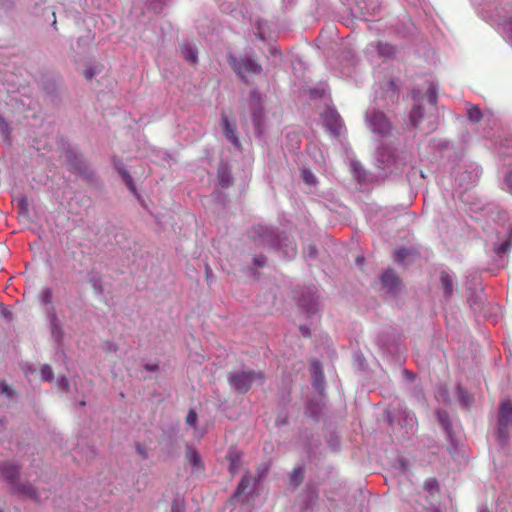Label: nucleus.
I'll return each instance as SVG.
<instances>
[{"label": "nucleus", "mask_w": 512, "mask_h": 512, "mask_svg": "<svg viewBox=\"0 0 512 512\" xmlns=\"http://www.w3.org/2000/svg\"><path fill=\"white\" fill-rule=\"evenodd\" d=\"M62 151L64 153L63 156L66 160H78L79 158V153L77 149L68 142L62 143Z\"/></svg>", "instance_id": "nucleus-20"}, {"label": "nucleus", "mask_w": 512, "mask_h": 512, "mask_svg": "<svg viewBox=\"0 0 512 512\" xmlns=\"http://www.w3.org/2000/svg\"><path fill=\"white\" fill-rule=\"evenodd\" d=\"M181 55L190 64L194 65L198 62V50L195 45L185 42L181 45Z\"/></svg>", "instance_id": "nucleus-10"}, {"label": "nucleus", "mask_w": 512, "mask_h": 512, "mask_svg": "<svg viewBox=\"0 0 512 512\" xmlns=\"http://www.w3.org/2000/svg\"><path fill=\"white\" fill-rule=\"evenodd\" d=\"M433 512H438L437 510L433 511Z\"/></svg>", "instance_id": "nucleus-57"}, {"label": "nucleus", "mask_w": 512, "mask_h": 512, "mask_svg": "<svg viewBox=\"0 0 512 512\" xmlns=\"http://www.w3.org/2000/svg\"><path fill=\"white\" fill-rule=\"evenodd\" d=\"M94 75H95L94 68L89 67V68H86L84 70V76H85L86 79L90 80V79H92L94 77Z\"/></svg>", "instance_id": "nucleus-43"}, {"label": "nucleus", "mask_w": 512, "mask_h": 512, "mask_svg": "<svg viewBox=\"0 0 512 512\" xmlns=\"http://www.w3.org/2000/svg\"><path fill=\"white\" fill-rule=\"evenodd\" d=\"M146 369L150 370V371H155L157 369V366H146Z\"/></svg>", "instance_id": "nucleus-50"}, {"label": "nucleus", "mask_w": 512, "mask_h": 512, "mask_svg": "<svg viewBox=\"0 0 512 512\" xmlns=\"http://www.w3.org/2000/svg\"><path fill=\"white\" fill-rule=\"evenodd\" d=\"M503 30L507 34L508 38L512 41V17L506 19L503 24Z\"/></svg>", "instance_id": "nucleus-33"}, {"label": "nucleus", "mask_w": 512, "mask_h": 512, "mask_svg": "<svg viewBox=\"0 0 512 512\" xmlns=\"http://www.w3.org/2000/svg\"><path fill=\"white\" fill-rule=\"evenodd\" d=\"M300 142V136L297 132H289L286 135L284 147L291 152H295V150L300 149Z\"/></svg>", "instance_id": "nucleus-16"}, {"label": "nucleus", "mask_w": 512, "mask_h": 512, "mask_svg": "<svg viewBox=\"0 0 512 512\" xmlns=\"http://www.w3.org/2000/svg\"><path fill=\"white\" fill-rule=\"evenodd\" d=\"M435 485H436V480L435 479H431V480H429V481H427L425 483V488L426 489H432Z\"/></svg>", "instance_id": "nucleus-47"}, {"label": "nucleus", "mask_w": 512, "mask_h": 512, "mask_svg": "<svg viewBox=\"0 0 512 512\" xmlns=\"http://www.w3.org/2000/svg\"><path fill=\"white\" fill-rule=\"evenodd\" d=\"M381 283L387 292L395 293L401 285V280L392 269H387L381 275Z\"/></svg>", "instance_id": "nucleus-8"}, {"label": "nucleus", "mask_w": 512, "mask_h": 512, "mask_svg": "<svg viewBox=\"0 0 512 512\" xmlns=\"http://www.w3.org/2000/svg\"><path fill=\"white\" fill-rule=\"evenodd\" d=\"M270 53L274 56H278V55H281V52L276 48V47H271L270 48Z\"/></svg>", "instance_id": "nucleus-48"}, {"label": "nucleus", "mask_w": 512, "mask_h": 512, "mask_svg": "<svg viewBox=\"0 0 512 512\" xmlns=\"http://www.w3.org/2000/svg\"><path fill=\"white\" fill-rule=\"evenodd\" d=\"M505 182L510 192L512 193V171L506 175Z\"/></svg>", "instance_id": "nucleus-45"}, {"label": "nucleus", "mask_w": 512, "mask_h": 512, "mask_svg": "<svg viewBox=\"0 0 512 512\" xmlns=\"http://www.w3.org/2000/svg\"><path fill=\"white\" fill-rule=\"evenodd\" d=\"M8 315V312H6V310L3 312V316H7Z\"/></svg>", "instance_id": "nucleus-54"}, {"label": "nucleus", "mask_w": 512, "mask_h": 512, "mask_svg": "<svg viewBox=\"0 0 512 512\" xmlns=\"http://www.w3.org/2000/svg\"><path fill=\"white\" fill-rule=\"evenodd\" d=\"M136 451H137V453L140 455V457L142 459H147L148 458L147 449L144 446H142L141 444H137L136 445Z\"/></svg>", "instance_id": "nucleus-38"}, {"label": "nucleus", "mask_w": 512, "mask_h": 512, "mask_svg": "<svg viewBox=\"0 0 512 512\" xmlns=\"http://www.w3.org/2000/svg\"><path fill=\"white\" fill-rule=\"evenodd\" d=\"M170 0H150L149 2V9L153 12L159 14L162 12L164 6L169 2Z\"/></svg>", "instance_id": "nucleus-26"}, {"label": "nucleus", "mask_w": 512, "mask_h": 512, "mask_svg": "<svg viewBox=\"0 0 512 512\" xmlns=\"http://www.w3.org/2000/svg\"><path fill=\"white\" fill-rule=\"evenodd\" d=\"M440 282L447 296H451L453 293V280L448 272L442 271L440 273Z\"/></svg>", "instance_id": "nucleus-19"}, {"label": "nucleus", "mask_w": 512, "mask_h": 512, "mask_svg": "<svg viewBox=\"0 0 512 512\" xmlns=\"http://www.w3.org/2000/svg\"><path fill=\"white\" fill-rule=\"evenodd\" d=\"M250 483H251L250 477L247 474H245L242 477V479L240 480V482L234 492L233 498H238L240 495H242L249 488Z\"/></svg>", "instance_id": "nucleus-22"}, {"label": "nucleus", "mask_w": 512, "mask_h": 512, "mask_svg": "<svg viewBox=\"0 0 512 512\" xmlns=\"http://www.w3.org/2000/svg\"><path fill=\"white\" fill-rule=\"evenodd\" d=\"M290 252H291V255H295V253H296V247H295V245H291V247H290Z\"/></svg>", "instance_id": "nucleus-49"}, {"label": "nucleus", "mask_w": 512, "mask_h": 512, "mask_svg": "<svg viewBox=\"0 0 512 512\" xmlns=\"http://www.w3.org/2000/svg\"><path fill=\"white\" fill-rule=\"evenodd\" d=\"M302 178H303L304 182L308 185H314L316 183L315 176L309 170H306V169L302 170Z\"/></svg>", "instance_id": "nucleus-31"}, {"label": "nucleus", "mask_w": 512, "mask_h": 512, "mask_svg": "<svg viewBox=\"0 0 512 512\" xmlns=\"http://www.w3.org/2000/svg\"><path fill=\"white\" fill-rule=\"evenodd\" d=\"M387 93L391 92V98L395 97L398 99L400 94V87L397 85L396 81L394 79H391L387 84Z\"/></svg>", "instance_id": "nucleus-28"}, {"label": "nucleus", "mask_w": 512, "mask_h": 512, "mask_svg": "<svg viewBox=\"0 0 512 512\" xmlns=\"http://www.w3.org/2000/svg\"><path fill=\"white\" fill-rule=\"evenodd\" d=\"M80 405L84 406L85 405V401L80 402Z\"/></svg>", "instance_id": "nucleus-56"}, {"label": "nucleus", "mask_w": 512, "mask_h": 512, "mask_svg": "<svg viewBox=\"0 0 512 512\" xmlns=\"http://www.w3.org/2000/svg\"><path fill=\"white\" fill-rule=\"evenodd\" d=\"M312 371H313V373H314L316 378L318 376L321 377V378L323 377L322 371H321V367H320V364L318 362H314L312 364Z\"/></svg>", "instance_id": "nucleus-39"}, {"label": "nucleus", "mask_w": 512, "mask_h": 512, "mask_svg": "<svg viewBox=\"0 0 512 512\" xmlns=\"http://www.w3.org/2000/svg\"><path fill=\"white\" fill-rule=\"evenodd\" d=\"M437 149L440 151L447 150L450 147L449 141H439L436 145Z\"/></svg>", "instance_id": "nucleus-42"}, {"label": "nucleus", "mask_w": 512, "mask_h": 512, "mask_svg": "<svg viewBox=\"0 0 512 512\" xmlns=\"http://www.w3.org/2000/svg\"><path fill=\"white\" fill-rule=\"evenodd\" d=\"M227 62L234 73L245 83L248 82L246 73L259 75L262 73V66L250 55L236 57L233 54L227 56Z\"/></svg>", "instance_id": "nucleus-2"}, {"label": "nucleus", "mask_w": 512, "mask_h": 512, "mask_svg": "<svg viewBox=\"0 0 512 512\" xmlns=\"http://www.w3.org/2000/svg\"><path fill=\"white\" fill-rule=\"evenodd\" d=\"M0 134L2 135L5 141L9 140L11 134V128L9 123L4 119V117L0 114Z\"/></svg>", "instance_id": "nucleus-25"}, {"label": "nucleus", "mask_w": 512, "mask_h": 512, "mask_svg": "<svg viewBox=\"0 0 512 512\" xmlns=\"http://www.w3.org/2000/svg\"><path fill=\"white\" fill-rule=\"evenodd\" d=\"M1 394H6L7 397H12L13 395V390L9 387V385L5 382V381H2L0 382V395Z\"/></svg>", "instance_id": "nucleus-36"}, {"label": "nucleus", "mask_w": 512, "mask_h": 512, "mask_svg": "<svg viewBox=\"0 0 512 512\" xmlns=\"http://www.w3.org/2000/svg\"><path fill=\"white\" fill-rule=\"evenodd\" d=\"M365 119L371 131L381 137L388 136L392 130V124L384 112L379 109H368Z\"/></svg>", "instance_id": "nucleus-4"}, {"label": "nucleus", "mask_w": 512, "mask_h": 512, "mask_svg": "<svg viewBox=\"0 0 512 512\" xmlns=\"http://www.w3.org/2000/svg\"><path fill=\"white\" fill-rule=\"evenodd\" d=\"M41 301L43 304H50L52 302V291L50 288H45L41 294Z\"/></svg>", "instance_id": "nucleus-34"}, {"label": "nucleus", "mask_w": 512, "mask_h": 512, "mask_svg": "<svg viewBox=\"0 0 512 512\" xmlns=\"http://www.w3.org/2000/svg\"><path fill=\"white\" fill-rule=\"evenodd\" d=\"M377 53L380 57L394 59L396 57L397 48L390 43L379 41L376 45Z\"/></svg>", "instance_id": "nucleus-11"}, {"label": "nucleus", "mask_w": 512, "mask_h": 512, "mask_svg": "<svg viewBox=\"0 0 512 512\" xmlns=\"http://www.w3.org/2000/svg\"><path fill=\"white\" fill-rule=\"evenodd\" d=\"M222 126L225 137L230 141L235 147H239L240 143L235 135V129L231 126L228 117L226 115H222Z\"/></svg>", "instance_id": "nucleus-12"}, {"label": "nucleus", "mask_w": 512, "mask_h": 512, "mask_svg": "<svg viewBox=\"0 0 512 512\" xmlns=\"http://www.w3.org/2000/svg\"><path fill=\"white\" fill-rule=\"evenodd\" d=\"M254 263L257 265V266H264V264L266 263V258L264 256H258V257H255L254 258Z\"/></svg>", "instance_id": "nucleus-44"}, {"label": "nucleus", "mask_w": 512, "mask_h": 512, "mask_svg": "<svg viewBox=\"0 0 512 512\" xmlns=\"http://www.w3.org/2000/svg\"><path fill=\"white\" fill-rule=\"evenodd\" d=\"M42 89L53 103L60 101V86L54 79H47L42 84Z\"/></svg>", "instance_id": "nucleus-9"}, {"label": "nucleus", "mask_w": 512, "mask_h": 512, "mask_svg": "<svg viewBox=\"0 0 512 512\" xmlns=\"http://www.w3.org/2000/svg\"><path fill=\"white\" fill-rule=\"evenodd\" d=\"M351 164H352L351 166H352V167H353V169L355 170V169H356V165H355L356 163H355V162H352Z\"/></svg>", "instance_id": "nucleus-53"}, {"label": "nucleus", "mask_w": 512, "mask_h": 512, "mask_svg": "<svg viewBox=\"0 0 512 512\" xmlns=\"http://www.w3.org/2000/svg\"><path fill=\"white\" fill-rule=\"evenodd\" d=\"M308 93L311 99H321L324 97L325 90L322 88H311Z\"/></svg>", "instance_id": "nucleus-32"}, {"label": "nucleus", "mask_w": 512, "mask_h": 512, "mask_svg": "<svg viewBox=\"0 0 512 512\" xmlns=\"http://www.w3.org/2000/svg\"><path fill=\"white\" fill-rule=\"evenodd\" d=\"M218 182L222 188H228L232 184L231 173L227 163H220L218 167Z\"/></svg>", "instance_id": "nucleus-13"}, {"label": "nucleus", "mask_w": 512, "mask_h": 512, "mask_svg": "<svg viewBox=\"0 0 512 512\" xmlns=\"http://www.w3.org/2000/svg\"><path fill=\"white\" fill-rule=\"evenodd\" d=\"M512 247V239H506L502 244L494 248V251L497 255L505 254Z\"/></svg>", "instance_id": "nucleus-27"}, {"label": "nucleus", "mask_w": 512, "mask_h": 512, "mask_svg": "<svg viewBox=\"0 0 512 512\" xmlns=\"http://www.w3.org/2000/svg\"><path fill=\"white\" fill-rule=\"evenodd\" d=\"M268 470H269V466L267 464L261 465L258 469V477L259 478L264 477L268 473Z\"/></svg>", "instance_id": "nucleus-40"}, {"label": "nucleus", "mask_w": 512, "mask_h": 512, "mask_svg": "<svg viewBox=\"0 0 512 512\" xmlns=\"http://www.w3.org/2000/svg\"><path fill=\"white\" fill-rule=\"evenodd\" d=\"M324 126L333 136H339L343 128V121L340 114L334 107L328 106L321 114Z\"/></svg>", "instance_id": "nucleus-5"}, {"label": "nucleus", "mask_w": 512, "mask_h": 512, "mask_svg": "<svg viewBox=\"0 0 512 512\" xmlns=\"http://www.w3.org/2000/svg\"><path fill=\"white\" fill-rule=\"evenodd\" d=\"M264 377L261 372L253 370H243L231 372L228 381L231 387L239 393H246L256 381H263Z\"/></svg>", "instance_id": "nucleus-3"}, {"label": "nucleus", "mask_w": 512, "mask_h": 512, "mask_svg": "<svg viewBox=\"0 0 512 512\" xmlns=\"http://www.w3.org/2000/svg\"><path fill=\"white\" fill-rule=\"evenodd\" d=\"M409 255V251L405 248L399 249L395 252V260L397 262H403Z\"/></svg>", "instance_id": "nucleus-35"}, {"label": "nucleus", "mask_w": 512, "mask_h": 512, "mask_svg": "<svg viewBox=\"0 0 512 512\" xmlns=\"http://www.w3.org/2000/svg\"><path fill=\"white\" fill-rule=\"evenodd\" d=\"M41 378L45 381H52L53 371L49 365H42L40 368Z\"/></svg>", "instance_id": "nucleus-30"}, {"label": "nucleus", "mask_w": 512, "mask_h": 512, "mask_svg": "<svg viewBox=\"0 0 512 512\" xmlns=\"http://www.w3.org/2000/svg\"><path fill=\"white\" fill-rule=\"evenodd\" d=\"M18 474L19 468L14 464L4 463L0 466V475L10 482L14 481Z\"/></svg>", "instance_id": "nucleus-14"}, {"label": "nucleus", "mask_w": 512, "mask_h": 512, "mask_svg": "<svg viewBox=\"0 0 512 512\" xmlns=\"http://www.w3.org/2000/svg\"><path fill=\"white\" fill-rule=\"evenodd\" d=\"M304 479V468L296 467L293 469L292 474L290 476L291 484L298 486Z\"/></svg>", "instance_id": "nucleus-24"}, {"label": "nucleus", "mask_w": 512, "mask_h": 512, "mask_svg": "<svg viewBox=\"0 0 512 512\" xmlns=\"http://www.w3.org/2000/svg\"><path fill=\"white\" fill-rule=\"evenodd\" d=\"M62 381L65 383V386L68 387V381L66 378H63Z\"/></svg>", "instance_id": "nucleus-52"}, {"label": "nucleus", "mask_w": 512, "mask_h": 512, "mask_svg": "<svg viewBox=\"0 0 512 512\" xmlns=\"http://www.w3.org/2000/svg\"><path fill=\"white\" fill-rule=\"evenodd\" d=\"M120 175L122 176V179L124 180V182L126 183L128 189L136 196L139 197V195L137 194V190H136V187L134 185V182H133V179L131 177V175L129 174V172H127L125 169L121 168V167H118L117 168Z\"/></svg>", "instance_id": "nucleus-21"}, {"label": "nucleus", "mask_w": 512, "mask_h": 512, "mask_svg": "<svg viewBox=\"0 0 512 512\" xmlns=\"http://www.w3.org/2000/svg\"><path fill=\"white\" fill-rule=\"evenodd\" d=\"M411 97L413 100H419L421 97V90L420 89H412Z\"/></svg>", "instance_id": "nucleus-46"}, {"label": "nucleus", "mask_w": 512, "mask_h": 512, "mask_svg": "<svg viewBox=\"0 0 512 512\" xmlns=\"http://www.w3.org/2000/svg\"><path fill=\"white\" fill-rule=\"evenodd\" d=\"M186 459L196 470L203 469L201 457L195 449L188 448L186 450Z\"/></svg>", "instance_id": "nucleus-17"}, {"label": "nucleus", "mask_w": 512, "mask_h": 512, "mask_svg": "<svg viewBox=\"0 0 512 512\" xmlns=\"http://www.w3.org/2000/svg\"><path fill=\"white\" fill-rule=\"evenodd\" d=\"M226 459L229 461V472L231 476H234L240 467V456L237 452L230 451L227 454Z\"/></svg>", "instance_id": "nucleus-18"}, {"label": "nucleus", "mask_w": 512, "mask_h": 512, "mask_svg": "<svg viewBox=\"0 0 512 512\" xmlns=\"http://www.w3.org/2000/svg\"><path fill=\"white\" fill-rule=\"evenodd\" d=\"M8 315V312H6V310L3 312V316H7Z\"/></svg>", "instance_id": "nucleus-55"}, {"label": "nucleus", "mask_w": 512, "mask_h": 512, "mask_svg": "<svg viewBox=\"0 0 512 512\" xmlns=\"http://www.w3.org/2000/svg\"><path fill=\"white\" fill-rule=\"evenodd\" d=\"M427 97H428V102L431 105H436L437 104V99H438L437 88L433 84H431L428 87Z\"/></svg>", "instance_id": "nucleus-29"}, {"label": "nucleus", "mask_w": 512, "mask_h": 512, "mask_svg": "<svg viewBox=\"0 0 512 512\" xmlns=\"http://www.w3.org/2000/svg\"><path fill=\"white\" fill-rule=\"evenodd\" d=\"M364 261V258H357V263L362 264Z\"/></svg>", "instance_id": "nucleus-51"}, {"label": "nucleus", "mask_w": 512, "mask_h": 512, "mask_svg": "<svg viewBox=\"0 0 512 512\" xmlns=\"http://www.w3.org/2000/svg\"><path fill=\"white\" fill-rule=\"evenodd\" d=\"M249 110L255 135L262 138L266 132V111L264 108V96L254 88L250 91Z\"/></svg>", "instance_id": "nucleus-1"}, {"label": "nucleus", "mask_w": 512, "mask_h": 512, "mask_svg": "<svg viewBox=\"0 0 512 512\" xmlns=\"http://www.w3.org/2000/svg\"><path fill=\"white\" fill-rule=\"evenodd\" d=\"M171 512H185L184 505L181 503L174 502L171 508Z\"/></svg>", "instance_id": "nucleus-41"}, {"label": "nucleus", "mask_w": 512, "mask_h": 512, "mask_svg": "<svg viewBox=\"0 0 512 512\" xmlns=\"http://www.w3.org/2000/svg\"><path fill=\"white\" fill-rule=\"evenodd\" d=\"M467 118L472 123H478L483 118V113L478 106H472L467 110Z\"/></svg>", "instance_id": "nucleus-23"}, {"label": "nucleus", "mask_w": 512, "mask_h": 512, "mask_svg": "<svg viewBox=\"0 0 512 512\" xmlns=\"http://www.w3.org/2000/svg\"><path fill=\"white\" fill-rule=\"evenodd\" d=\"M424 107L421 104H416L412 107L409 118L411 125L417 127L424 117Z\"/></svg>", "instance_id": "nucleus-15"}, {"label": "nucleus", "mask_w": 512, "mask_h": 512, "mask_svg": "<svg viewBox=\"0 0 512 512\" xmlns=\"http://www.w3.org/2000/svg\"><path fill=\"white\" fill-rule=\"evenodd\" d=\"M377 160H398L403 158V152L393 142H383L378 148Z\"/></svg>", "instance_id": "nucleus-7"}, {"label": "nucleus", "mask_w": 512, "mask_h": 512, "mask_svg": "<svg viewBox=\"0 0 512 512\" xmlns=\"http://www.w3.org/2000/svg\"><path fill=\"white\" fill-rule=\"evenodd\" d=\"M499 435L508 437L507 426L512 421V403L510 400H503L499 408Z\"/></svg>", "instance_id": "nucleus-6"}, {"label": "nucleus", "mask_w": 512, "mask_h": 512, "mask_svg": "<svg viewBox=\"0 0 512 512\" xmlns=\"http://www.w3.org/2000/svg\"><path fill=\"white\" fill-rule=\"evenodd\" d=\"M197 413L194 410H190L186 417V423L192 427L196 425Z\"/></svg>", "instance_id": "nucleus-37"}]
</instances>
